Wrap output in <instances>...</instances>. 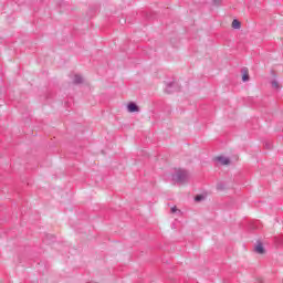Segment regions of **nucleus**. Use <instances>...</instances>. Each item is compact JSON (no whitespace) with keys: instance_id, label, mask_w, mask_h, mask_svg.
Here are the masks:
<instances>
[{"instance_id":"nucleus-1","label":"nucleus","mask_w":283,"mask_h":283,"mask_svg":"<svg viewBox=\"0 0 283 283\" xmlns=\"http://www.w3.org/2000/svg\"><path fill=\"white\" fill-rule=\"evenodd\" d=\"M172 180L174 182H177V185H185V182H189V172L179 169L172 175Z\"/></svg>"},{"instance_id":"nucleus-2","label":"nucleus","mask_w":283,"mask_h":283,"mask_svg":"<svg viewBox=\"0 0 283 283\" xmlns=\"http://www.w3.org/2000/svg\"><path fill=\"white\" fill-rule=\"evenodd\" d=\"M178 90H180V86L177 82H169L166 84L165 92L167 94H174V92H178Z\"/></svg>"},{"instance_id":"nucleus-3","label":"nucleus","mask_w":283,"mask_h":283,"mask_svg":"<svg viewBox=\"0 0 283 283\" xmlns=\"http://www.w3.org/2000/svg\"><path fill=\"white\" fill-rule=\"evenodd\" d=\"M127 109L130 114H134V112H140V108L134 102L128 103Z\"/></svg>"},{"instance_id":"nucleus-4","label":"nucleus","mask_w":283,"mask_h":283,"mask_svg":"<svg viewBox=\"0 0 283 283\" xmlns=\"http://www.w3.org/2000/svg\"><path fill=\"white\" fill-rule=\"evenodd\" d=\"M216 160L217 163H220V165H229V163H231L229 157H224V156H219L216 158Z\"/></svg>"},{"instance_id":"nucleus-5","label":"nucleus","mask_w":283,"mask_h":283,"mask_svg":"<svg viewBox=\"0 0 283 283\" xmlns=\"http://www.w3.org/2000/svg\"><path fill=\"white\" fill-rule=\"evenodd\" d=\"M254 251L262 255L264 253V245H262V243H258L254 248Z\"/></svg>"},{"instance_id":"nucleus-6","label":"nucleus","mask_w":283,"mask_h":283,"mask_svg":"<svg viewBox=\"0 0 283 283\" xmlns=\"http://www.w3.org/2000/svg\"><path fill=\"white\" fill-rule=\"evenodd\" d=\"M73 83L75 85H81V83H83V76L78 75V74H75L74 75V78H73Z\"/></svg>"},{"instance_id":"nucleus-7","label":"nucleus","mask_w":283,"mask_h":283,"mask_svg":"<svg viewBox=\"0 0 283 283\" xmlns=\"http://www.w3.org/2000/svg\"><path fill=\"white\" fill-rule=\"evenodd\" d=\"M242 81L243 83H247V81H249V69H242Z\"/></svg>"},{"instance_id":"nucleus-8","label":"nucleus","mask_w":283,"mask_h":283,"mask_svg":"<svg viewBox=\"0 0 283 283\" xmlns=\"http://www.w3.org/2000/svg\"><path fill=\"white\" fill-rule=\"evenodd\" d=\"M232 28H233L234 30H240V28H241L240 21L233 20V21H232Z\"/></svg>"},{"instance_id":"nucleus-9","label":"nucleus","mask_w":283,"mask_h":283,"mask_svg":"<svg viewBox=\"0 0 283 283\" xmlns=\"http://www.w3.org/2000/svg\"><path fill=\"white\" fill-rule=\"evenodd\" d=\"M202 200H205V195H197L195 197V202H202Z\"/></svg>"},{"instance_id":"nucleus-10","label":"nucleus","mask_w":283,"mask_h":283,"mask_svg":"<svg viewBox=\"0 0 283 283\" xmlns=\"http://www.w3.org/2000/svg\"><path fill=\"white\" fill-rule=\"evenodd\" d=\"M271 85L274 90H280V83H277V81H272Z\"/></svg>"},{"instance_id":"nucleus-11","label":"nucleus","mask_w":283,"mask_h":283,"mask_svg":"<svg viewBox=\"0 0 283 283\" xmlns=\"http://www.w3.org/2000/svg\"><path fill=\"white\" fill-rule=\"evenodd\" d=\"M218 191H222L224 189V184L220 182L217 185Z\"/></svg>"},{"instance_id":"nucleus-12","label":"nucleus","mask_w":283,"mask_h":283,"mask_svg":"<svg viewBox=\"0 0 283 283\" xmlns=\"http://www.w3.org/2000/svg\"><path fill=\"white\" fill-rule=\"evenodd\" d=\"M171 213H180V210H178V208L172 207L171 208Z\"/></svg>"},{"instance_id":"nucleus-13","label":"nucleus","mask_w":283,"mask_h":283,"mask_svg":"<svg viewBox=\"0 0 283 283\" xmlns=\"http://www.w3.org/2000/svg\"><path fill=\"white\" fill-rule=\"evenodd\" d=\"M265 147H266V149H271L272 146H271V144L266 143Z\"/></svg>"},{"instance_id":"nucleus-14","label":"nucleus","mask_w":283,"mask_h":283,"mask_svg":"<svg viewBox=\"0 0 283 283\" xmlns=\"http://www.w3.org/2000/svg\"><path fill=\"white\" fill-rule=\"evenodd\" d=\"M213 3H214V6H218V4H219V2H218L217 0H213Z\"/></svg>"},{"instance_id":"nucleus-15","label":"nucleus","mask_w":283,"mask_h":283,"mask_svg":"<svg viewBox=\"0 0 283 283\" xmlns=\"http://www.w3.org/2000/svg\"><path fill=\"white\" fill-rule=\"evenodd\" d=\"M88 283H96V282H88Z\"/></svg>"}]
</instances>
